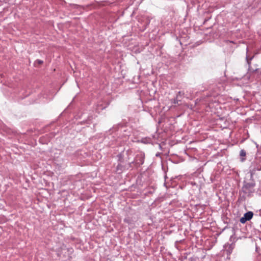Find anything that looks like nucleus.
I'll return each instance as SVG.
<instances>
[{"label": "nucleus", "instance_id": "f03ea898", "mask_svg": "<svg viewBox=\"0 0 261 261\" xmlns=\"http://www.w3.org/2000/svg\"><path fill=\"white\" fill-rule=\"evenodd\" d=\"M253 213L252 212H248L246 213L244 215V216L240 219V222L243 224L245 223L247 221L251 220L253 217Z\"/></svg>", "mask_w": 261, "mask_h": 261}, {"label": "nucleus", "instance_id": "20e7f679", "mask_svg": "<svg viewBox=\"0 0 261 261\" xmlns=\"http://www.w3.org/2000/svg\"><path fill=\"white\" fill-rule=\"evenodd\" d=\"M36 62L38 63L39 64H42L43 63V61L40 60H36Z\"/></svg>", "mask_w": 261, "mask_h": 261}, {"label": "nucleus", "instance_id": "f257e3e1", "mask_svg": "<svg viewBox=\"0 0 261 261\" xmlns=\"http://www.w3.org/2000/svg\"><path fill=\"white\" fill-rule=\"evenodd\" d=\"M255 185V184L254 182H245L242 187V190L244 193L250 195L254 192Z\"/></svg>", "mask_w": 261, "mask_h": 261}, {"label": "nucleus", "instance_id": "7ed1b4c3", "mask_svg": "<svg viewBox=\"0 0 261 261\" xmlns=\"http://www.w3.org/2000/svg\"><path fill=\"white\" fill-rule=\"evenodd\" d=\"M246 154V153L244 150L242 149L240 151V155L241 156H242V157L245 156Z\"/></svg>", "mask_w": 261, "mask_h": 261}]
</instances>
